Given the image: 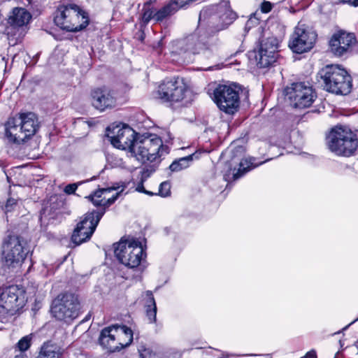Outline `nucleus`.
<instances>
[{"instance_id": "aec40b11", "label": "nucleus", "mask_w": 358, "mask_h": 358, "mask_svg": "<svg viewBox=\"0 0 358 358\" xmlns=\"http://www.w3.org/2000/svg\"><path fill=\"white\" fill-rule=\"evenodd\" d=\"M115 188H101L87 196L94 206H109L115 202L119 194L117 193L115 196L106 198V194L114 190Z\"/></svg>"}, {"instance_id": "412c9836", "label": "nucleus", "mask_w": 358, "mask_h": 358, "mask_svg": "<svg viewBox=\"0 0 358 358\" xmlns=\"http://www.w3.org/2000/svg\"><path fill=\"white\" fill-rule=\"evenodd\" d=\"M236 15L232 10L222 7L220 8L217 14L213 15L211 17L213 22H218L216 23L215 29L217 31L224 29L231 24L236 19Z\"/></svg>"}, {"instance_id": "0eeeda50", "label": "nucleus", "mask_w": 358, "mask_h": 358, "mask_svg": "<svg viewBox=\"0 0 358 358\" xmlns=\"http://www.w3.org/2000/svg\"><path fill=\"white\" fill-rule=\"evenodd\" d=\"M114 252L120 263L131 268L137 267L145 256L142 242L134 238L121 240Z\"/></svg>"}, {"instance_id": "f3484780", "label": "nucleus", "mask_w": 358, "mask_h": 358, "mask_svg": "<svg viewBox=\"0 0 358 358\" xmlns=\"http://www.w3.org/2000/svg\"><path fill=\"white\" fill-rule=\"evenodd\" d=\"M355 43L356 38L353 34L341 30L331 36L329 48L334 55L341 57L349 52Z\"/></svg>"}, {"instance_id": "cd10ccee", "label": "nucleus", "mask_w": 358, "mask_h": 358, "mask_svg": "<svg viewBox=\"0 0 358 358\" xmlns=\"http://www.w3.org/2000/svg\"><path fill=\"white\" fill-rule=\"evenodd\" d=\"M33 335L29 334L23 336L16 344V348L20 352L27 351L31 346Z\"/></svg>"}, {"instance_id": "f03ea898", "label": "nucleus", "mask_w": 358, "mask_h": 358, "mask_svg": "<svg viewBox=\"0 0 358 358\" xmlns=\"http://www.w3.org/2000/svg\"><path fill=\"white\" fill-rule=\"evenodd\" d=\"M38 126V118L34 113H21L8 119L6 124V135L10 141L20 144L32 137Z\"/></svg>"}, {"instance_id": "f704fd0d", "label": "nucleus", "mask_w": 358, "mask_h": 358, "mask_svg": "<svg viewBox=\"0 0 358 358\" xmlns=\"http://www.w3.org/2000/svg\"><path fill=\"white\" fill-rule=\"evenodd\" d=\"M272 9V4L268 1H265L262 3V10L264 13H268Z\"/></svg>"}, {"instance_id": "2eb2a0df", "label": "nucleus", "mask_w": 358, "mask_h": 358, "mask_svg": "<svg viewBox=\"0 0 358 358\" xmlns=\"http://www.w3.org/2000/svg\"><path fill=\"white\" fill-rule=\"evenodd\" d=\"M209 43L205 34L196 31L177 42L178 48L183 52L199 54L209 49Z\"/></svg>"}, {"instance_id": "1a4fd4ad", "label": "nucleus", "mask_w": 358, "mask_h": 358, "mask_svg": "<svg viewBox=\"0 0 358 358\" xmlns=\"http://www.w3.org/2000/svg\"><path fill=\"white\" fill-rule=\"evenodd\" d=\"M213 99L222 112L232 115L240 105L239 90L236 86L220 85L213 91Z\"/></svg>"}, {"instance_id": "2f4dec72", "label": "nucleus", "mask_w": 358, "mask_h": 358, "mask_svg": "<svg viewBox=\"0 0 358 358\" xmlns=\"http://www.w3.org/2000/svg\"><path fill=\"white\" fill-rule=\"evenodd\" d=\"M18 202L17 200L13 199V198H9L5 205V213H8V212H11L15 209V208L17 206Z\"/></svg>"}, {"instance_id": "bb28decb", "label": "nucleus", "mask_w": 358, "mask_h": 358, "mask_svg": "<svg viewBox=\"0 0 358 358\" xmlns=\"http://www.w3.org/2000/svg\"><path fill=\"white\" fill-rule=\"evenodd\" d=\"M176 7H173L171 1L155 13V20L157 22L162 21L166 17L174 14Z\"/></svg>"}, {"instance_id": "79ce46f5", "label": "nucleus", "mask_w": 358, "mask_h": 358, "mask_svg": "<svg viewBox=\"0 0 358 358\" xmlns=\"http://www.w3.org/2000/svg\"><path fill=\"white\" fill-rule=\"evenodd\" d=\"M357 320H358V317H357Z\"/></svg>"}, {"instance_id": "473e14b6", "label": "nucleus", "mask_w": 358, "mask_h": 358, "mask_svg": "<svg viewBox=\"0 0 358 358\" xmlns=\"http://www.w3.org/2000/svg\"><path fill=\"white\" fill-rule=\"evenodd\" d=\"M155 13L150 9H144L142 20L145 23H148L151 19H155Z\"/></svg>"}, {"instance_id": "58836bf2", "label": "nucleus", "mask_w": 358, "mask_h": 358, "mask_svg": "<svg viewBox=\"0 0 358 358\" xmlns=\"http://www.w3.org/2000/svg\"><path fill=\"white\" fill-rule=\"evenodd\" d=\"M206 13V10H202L201 13H200V15H199V20H201V18L203 15H205Z\"/></svg>"}, {"instance_id": "f257e3e1", "label": "nucleus", "mask_w": 358, "mask_h": 358, "mask_svg": "<svg viewBox=\"0 0 358 358\" xmlns=\"http://www.w3.org/2000/svg\"><path fill=\"white\" fill-rule=\"evenodd\" d=\"M107 136L114 147L127 151L129 157L142 163L155 162L169 152V147L164 145L162 140L156 134L138 136L129 126L121 128L117 126L113 128V135L108 133Z\"/></svg>"}, {"instance_id": "39448f33", "label": "nucleus", "mask_w": 358, "mask_h": 358, "mask_svg": "<svg viewBox=\"0 0 358 358\" xmlns=\"http://www.w3.org/2000/svg\"><path fill=\"white\" fill-rule=\"evenodd\" d=\"M327 144L329 150L337 155L350 157L357 149L358 139L350 128L337 126L331 131Z\"/></svg>"}, {"instance_id": "7c9ffc66", "label": "nucleus", "mask_w": 358, "mask_h": 358, "mask_svg": "<svg viewBox=\"0 0 358 358\" xmlns=\"http://www.w3.org/2000/svg\"><path fill=\"white\" fill-rule=\"evenodd\" d=\"M171 185L169 182L161 183L159 189V193L162 196L166 197L170 194Z\"/></svg>"}, {"instance_id": "20e7f679", "label": "nucleus", "mask_w": 358, "mask_h": 358, "mask_svg": "<svg viewBox=\"0 0 358 358\" xmlns=\"http://www.w3.org/2000/svg\"><path fill=\"white\" fill-rule=\"evenodd\" d=\"M2 248L4 261L0 266V275L6 276L21 266L28 252L24 247V241L14 235L8 236Z\"/></svg>"}, {"instance_id": "7ed1b4c3", "label": "nucleus", "mask_w": 358, "mask_h": 358, "mask_svg": "<svg viewBox=\"0 0 358 358\" xmlns=\"http://www.w3.org/2000/svg\"><path fill=\"white\" fill-rule=\"evenodd\" d=\"M324 89L336 94L347 95L352 90V78L339 65H327L319 73Z\"/></svg>"}, {"instance_id": "4468645a", "label": "nucleus", "mask_w": 358, "mask_h": 358, "mask_svg": "<svg viewBox=\"0 0 358 358\" xmlns=\"http://www.w3.org/2000/svg\"><path fill=\"white\" fill-rule=\"evenodd\" d=\"M316 40V34L307 30L304 25H298L290 36L289 47L296 53L301 54L310 50Z\"/></svg>"}, {"instance_id": "4c0bfd02", "label": "nucleus", "mask_w": 358, "mask_h": 358, "mask_svg": "<svg viewBox=\"0 0 358 358\" xmlns=\"http://www.w3.org/2000/svg\"><path fill=\"white\" fill-rule=\"evenodd\" d=\"M148 354H150V350L148 349H144L143 350L140 351V356L141 358H149L148 357Z\"/></svg>"}, {"instance_id": "9d476101", "label": "nucleus", "mask_w": 358, "mask_h": 358, "mask_svg": "<svg viewBox=\"0 0 358 358\" xmlns=\"http://www.w3.org/2000/svg\"><path fill=\"white\" fill-rule=\"evenodd\" d=\"M184 79L176 78L164 80L158 87L157 96L163 102L177 103L184 100L189 94Z\"/></svg>"}, {"instance_id": "423d86ee", "label": "nucleus", "mask_w": 358, "mask_h": 358, "mask_svg": "<svg viewBox=\"0 0 358 358\" xmlns=\"http://www.w3.org/2000/svg\"><path fill=\"white\" fill-rule=\"evenodd\" d=\"M54 21L61 29L76 32L87 26L89 17L87 13L78 6L70 4L61 6L57 8Z\"/></svg>"}, {"instance_id": "e433bc0d", "label": "nucleus", "mask_w": 358, "mask_h": 358, "mask_svg": "<svg viewBox=\"0 0 358 358\" xmlns=\"http://www.w3.org/2000/svg\"><path fill=\"white\" fill-rule=\"evenodd\" d=\"M136 190L139 192H143L145 194H151V193L148 191H146L145 189H144V187L142 183L138 185V186L136 187Z\"/></svg>"}, {"instance_id": "a19ab883", "label": "nucleus", "mask_w": 358, "mask_h": 358, "mask_svg": "<svg viewBox=\"0 0 358 358\" xmlns=\"http://www.w3.org/2000/svg\"><path fill=\"white\" fill-rule=\"evenodd\" d=\"M357 345H358V341L357 342Z\"/></svg>"}, {"instance_id": "a878e982", "label": "nucleus", "mask_w": 358, "mask_h": 358, "mask_svg": "<svg viewBox=\"0 0 358 358\" xmlns=\"http://www.w3.org/2000/svg\"><path fill=\"white\" fill-rule=\"evenodd\" d=\"M193 160V157L192 155H188L185 157L179 158L172 162V164L169 166V169L172 172H178L184 169L189 167L190 163Z\"/></svg>"}, {"instance_id": "5701e85b", "label": "nucleus", "mask_w": 358, "mask_h": 358, "mask_svg": "<svg viewBox=\"0 0 358 358\" xmlns=\"http://www.w3.org/2000/svg\"><path fill=\"white\" fill-rule=\"evenodd\" d=\"M255 161V158L242 159L239 163L238 169L237 170L236 169L233 170L232 178L234 180H237L248 171L264 163V162L256 163Z\"/></svg>"}, {"instance_id": "c85d7f7f", "label": "nucleus", "mask_w": 358, "mask_h": 358, "mask_svg": "<svg viewBox=\"0 0 358 358\" xmlns=\"http://www.w3.org/2000/svg\"><path fill=\"white\" fill-rule=\"evenodd\" d=\"M146 316L148 319L150 323H154L156 322V315H157V306H154L153 307L149 305L144 306Z\"/></svg>"}, {"instance_id": "393cba45", "label": "nucleus", "mask_w": 358, "mask_h": 358, "mask_svg": "<svg viewBox=\"0 0 358 358\" xmlns=\"http://www.w3.org/2000/svg\"><path fill=\"white\" fill-rule=\"evenodd\" d=\"M118 350L129 345L133 341V333L130 328L118 325L117 330Z\"/></svg>"}, {"instance_id": "4be33fe9", "label": "nucleus", "mask_w": 358, "mask_h": 358, "mask_svg": "<svg viewBox=\"0 0 358 358\" xmlns=\"http://www.w3.org/2000/svg\"><path fill=\"white\" fill-rule=\"evenodd\" d=\"M31 18V15L23 8H15L8 17V22L13 27H22L27 24Z\"/></svg>"}, {"instance_id": "c756f323", "label": "nucleus", "mask_w": 358, "mask_h": 358, "mask_svg": "<svg viewBox=\"0 0 358 358\" xmlns=\"http://www.w3.org/2000/svg\"><path fill=\"white\" fill-rule=\"evenodd\" d=\"M143 306L149 305L151 306H157L156 302L151 291H146L142 294Z\"/></svg>"}, {"instance_id": "c9c22d12", "label": "nucleus", "mask_w": 358, "mask_h": 358, "mask_svg": "<svg viewBox=\"0 0 358 358\" xmlns=\"http://www.w3.org/2000/svg\"><path fill=\"white\" fill-rule=\"evenodd\" d=\"M3 303H0V308H3ZM8 313L10 314V310H6L4 312L3 310H1V308H0V320L5 318L6 315Z\"/></svg>"}, {"instance_id": "37998d69", "label": "nucleus", "mask_w": 358, "mask_h": 358, "mask_svg": "<svg viewBox=\"0 0 358 358\" xmlns=\"http://www.w3.org/2000/svg\"><path fill=\"white\" fill-rule=\"evenodd\" d=\"M357 320H358V317H357Z\"/></svg>"}, {"instance_id": "dca6fc26", "label": "nucleus", "mask_w": 358, "mask_h": 358, "mask_svg": "<svg viewBox=\"0 0 358 358\" xmlns=\"http://www.w3.org/2000/svg\"><path fill=\"white\" fill-rule=\"evenodd\" d=\"M90 102L101 112L113 108L116 104L115 92L106 87L93 89L90 92Z\"/></svg>"}, {"instance_id": "6ab92c4d", "label": "nucleus", "mask_w": 358, "mask_h": 358, "mask_svg": "<svg viewBox=\"0 0 358 358\" xmlns=\"http://www.w3.org/2000/svg\"><path fill=\"white\" fill-rule=\"evenodd\" d=\"M117 330L118 325H113L102 329L99 336L101 345L111 352L118 351Z\"/></svg>"}, {"instance_id": "9b49d317", "label": "nucleus", "mask_w": 358, "mask_h": 358, "mask_svg": "<svg viewBox=\"0 0 358 358\" xmlns=\"http://www.w3.org/2000/svg\"><path fill=\"white\" fill-rule=\"evenodd\" d=\"M105 213V208L87 213L77 224L71 240L76 245L88 241L94 232L100 220Z\"/></svg>"}, {"instance_id": "6e6552de", "label": "nucleus", "mask_w": 358, "mask_h": 358, "mask_svg": "<svg viewBox=\"0 0 358 358\" xmlns=\"http://www.w3.org/2000/svg\"><path fill=\"white\" fill-rule=\"evenodd\" d=\"M80 305L76 295L70 292L59 294L52 301L51 312L58 320L70 322L78 317Z\"/></svg>"}, {"instance_id": "c03bdc74", "label": "nucleus", "mask_w": 358, "mask_h": 358, "mask_svg": "<svg viewBox=\"0 0 358 358\" xmlns=\"http://www.w3.org/2000/svg\"><path fill=\"white\" fill-rule=\"evenodd\" d=\"M357 320H358V317H357Z\"/></svg>"}, {"instance_id": "f8f14e48", "label": "nucleus", "mask_w": 358, "mask_h": 358, "mask_svg": "<svg viewBox=\"0 0 358 358\" xmlns=\"http://www.w3.org/2000/svg\"><path fill=\"white\" fill-rule=\"evenodd\" d=\"M286 91L291 104L294 108H308L312 105L316 98L312 87L304 83H293L292 87H288Z\"/></svg>"}, {"instance_id": "ea45409f", "label": "nucleus", "mask_w": 358, "mask_h": 358, "mask_svg": "<svg viewBox=\"0 0 358 358\" xmlns=\"http://www.w3.org/2000/svg\"><path fill=\"white\" fill-rule=\"evenodd\" d=\"M252 23V21L250 20L247 22L246 23V25H245V27L248 28V27H250V24Z\"/></svg>"}, {"instance_id": "72a5a7b5", "label": "nucleus", "mask_w": 358, "mask_h": 358, "mask_svg": "<svg viewBox=\"0 0 358 358\" xmlns=\"http://www.w3.org/2000/svg\"><path fill=\"white\" fill-rule=\"evenodd\" d=\"M78 185L76 183H72L66 185L64 188V192L71 194H73L77 189Z\"/></svg>"}, {"instance_id": "a211bd4d", "label": "nucleus", "mask_w": 358, "mask_h": 358, "mask_svg": "<svg viewBox=\"0 0 358 358\" xmlns=\"http://www.w3.org/2000/svg\"><path fill=\"white\" fill-rule=\"evenodd\" d=\"M0 303H3L1 310H10V314H13L24 306L22 292L17 286L6 287L0 294Z\"/></svg>"}, {"instance_id": "b1692460", "label": "nucleus", "mask_w": 358, "mask_h": 358, "mask_svg": "<svg viewBox=\"0 0 358 358\" xmlns=\"http://www.w3.org/2000/svg\"><path fill=\"white\" fill-rule=\"evenodd\" d=\"M62 351L56 344L45 342L41 346L36 358H62Z\"/></svg>"}, {"instance_id": "ddd939ff", "label": "nucleus", "mask_w": 358, "mask_h": 358, "mask_svg": "<svg viewBox=\"0 0 358 358\" xmlns=\"http://www.w3.org/2000/svg\"><path fill=\"white\" fill-rule=\"evenodd\" d=\"M279 41L274 36L263 37L260 41L255 57L260 68H266L276 62L278 56Z\"/></svg>"}]
</instances>
